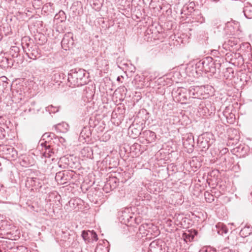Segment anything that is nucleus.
I'll return each mask as SVG.
<instances>
[{
	"label": "nucleus",
	"instance_id": "aec40b11",
	"mask_svg": "<svg viewBox=\"0 0 252 252\" xmlns=\"http://www.w3.org/2000/svg\"><path fill=\"white\" fill-rule=\"evenodd\" d=\"M65 77L66 75L63 72H55L52 76V79L55 84H57V85H60L61 83H63Z\"/></svg>",
	"mask_w": 252,
	"mask_h": 252
},
{
	"label": "nucleus",
	"instance_id": "f03ea898",
	"mask_svg": "<svg viewBox=\"0 0 252 252\" xmlns=\"http://www.w3.org/2000/svg\"><path fill=\"white\" fill-rule=\"evenodd\" d=\"M221 62L220 61L216 60L215 61L211 57H207L199 61L198 67L202 69V72L206 73H211L214 74L216 73L217 69L220 70L221 66Z\"/></svg>",
	"mask_w": 252,
	"mask_h": 252
},
{
	"label": "nucleus",
	"instance_id": "f704fd0d",
	"mask_svg": "<svg viewBox=\"0 0 252 252\" xmlns=\"http://www.w3.org/2000/svg\"><path fill=\"white\" fill-rule=\"evenodd\" d=\"M94 252H109V249L108 247L99 244L96 246Z\"/></svg>",
	"mask_w": 252,
	"mask_h": 252
},
{
	"label": "nucleus",
	"instance_id": "6ab92c4d",
	"mask_svg": "<svg viewBox=\"0 0 252 252\" xmlns=\"http://www.w3.org/2000/svg\"><path fill=\"white\" fill-rule=\"evenodd\" d=\"M201 88V86L191 87L189 90V96L199 99L200 98Z\"/></svg>",
	"mask_w": 252,
	"mask_h": 252
},
{
	"label": "nucleus",
	"instance_id": "cd10ccee",
	"mask_svg": "<svg viewBox=\"0 0 252 252\" xmlns=\"http://www.w3.org/2000/svg\"><path fill=\"white\" fill-rule=\"evenodd\" d=\"M252 233V227L249 225L244 226L240 232V235L242 237H246Z\"/></svg>",
	"mask_w": 252,
	"mask_h": 252
},
{
	"label": "nucleus",
	"instance_id": "3c124183",
	"mask_svg": "<svg viewBox=\"0 0 252 252\" xmlns=\"http://www.w3.org/2000/svg\"><path fill=\"white\" fill-rule=\"evenodd\" d=\"M228 152V149L227 148H222L220 151V153L221 154V155H223V154L227 153Z\"/></svg>",
	"mask_w": 252,
	"mask_h": 252
},
{
	"label": "nucleus",
	"instance_id": "473e14b6",
	"mask_svg": "<svg viewBox=\"0 0 252 252\" xmlns=\"http://www.w3.org/2000/svg\"><path fill=\"white\" fill-rule=\"evenodd\" d=\"M19 51L20 49L19 47L16 46H11L9 54L13 58H15L19 56Z\"/></svg>",
	"mask_w": 252,
	"mask_h": 252
},
{
	"label": "nucleus",
	"instance_id": "2f4dec72",
	"mask_svg": "<svg viewBox=\"0 0 252 252\" xmlns=\"http://www.w3.org/2000/svg\"><path fill=\"white\" fill-rule=\"evenodd\" d=\"M243 12L247 18H252V6L248 5L245 6L244 8Z\"/></svg>",
	"mask_w": 252,
	"mask_h": 252
},
{
	"label": "nucleus",
	"instance_id": "9b49d317",
	"mask_svg": "<svg viewBox=\"0 0 252 252\" xmlns=\"http://www.w3.org/2000/svg\"><path fill=\"white\" fill-rule=\"evenodd\" d=\"M197 144L201 151H205L210 146V139L206 136V135L203 134L198 137Z\"/></svg>",
	"mask_w": 252,
	"mask_h": 252
},
{
	"label": "nucleus",
	"instance_id": "412c9836",
	"mask_svg": "<svg viewBox=\"0 0 252 252\" xmlns=\"http://www.w3.org/2000/svg\"><path fill=\"white\" fill-rule=\"evenodd\" d=\"M144 136L145 137L146 140L148 143H152L154 141L156 138V134L155 132L150 130H146L142 133Z\"/></svg>",
	"mask_w": 252,
	"mask_h": 252
},
{
	"label": "nucleus",
	"instance_id": "79ce46f5",
	"mask_svg": "<svg viewBox=\"0 0 252 252\" xmlns=\"http://www.w3.org/2000/svg\"><path fill=\"white\" fill-rule=\"evenodd\" d=\"M62 126H63V127H64V129L65 130H67V127H68V125L67 124L63 123L62 124H59L55 126V127H56V129H58L59 130L63 131V132L64 131L61 129V127Z\"/></svg>",
	"mask_w": 252,
	"mask_h": 252
},
{
	"label": "nucleus",
	"instance_id": "b1692460",
	"mask_svg": "<svg viewBox=\"0 0 252 252\" xmlns=\"http://www.w3.org/2000/svg\"><path fill=\"white\" fill-rule=\"evenodd\" d=\"M131 214L129 213L128 209L126 211H122V215L120 216L119 219L122 223L127 225L129 222V219H130Z\"/></svg>",
	"mask_w": 252,
	"mask_h": 252
},
{
	"label": "nucleus",
	"instance_id": "f8f14e48",
	"mask_svg": "<svg viewBox=\"0 0 252 252\" xmlns=\"http://www.w3.org/2000/svg\"><path fill=\"white\" fill-rule=\"evenodd\" d=\"M81 236L86 242H92L97 240L96 233L91 230H83L82 232Z\"/></svg>",
	"mask_w": 252,
	"mask_h": 252
},
{
	"label": "nucleus",
	"instance_id": "c03bdc74",
	"mask_svg": "<svg viewBox=\"0 0 252 252\" xmlns=\"http://www.w3.org/2000/svg\"><path fill=\"white\" fill-rule=\"evenodd\" d=\"M150 225L151 224H149L148 223L142 224L140 226L139 229L140 231H142L143 230H147L148 228H150L149 225Z\"/></svg>",
	"mask_w": 252,
	"mask_h": 252
},
{
	"label": "nucleus",
	"instance_id": "9d476101",
	"mask_svg": "<svg viewBox=\"0 0 252 252\" xmlns=\"http://www.w3.org/2000/svg\"><path fill=\"white\" fill-rule=\"evenodd\" d=\"M239 27L240 23L238 22L231 20L225 24L224 30L228 34L233 35L235 34V32L239 30Z\"/></svg>",
	"mask_w": 252,
	"mask_h": 252
},
{
	"label": "nucleus",
	"instance_id": "58836bf2",
	"mask_svg": "<svg viewBox=\"0 0 252 252\" xmlns=\"http://www.w3.org/2000/svg\"><path fill=\"white\" fill-rule=\"evenodd\" d=\"M183 237H184L185 241H186V242L191 241L193 240V239L194 238V236L190 233H184L183 234Z\"/></svg>",
	"mask_w": 252,
	"mask_h": 252
},
{
	"label": "nucleus",
	"instance_id": "603ef678",
	"mask_svg": "<svg viewBox=\"0 0 252 252\" xmlns=\"http://www.w3.org/2000/svg\"><path fill=\"white\" fill-rule=\"evenodd\" d=\"M3 83H2V87L5 89L6 88H7L8 87V86H10V85L9 84V83L8 82H6V81H2Z\"/></svg>",
	"mask_w": 252,
	"mask_h": 252
},
{
	"label": "nucleus",
	"instance_id": "c9c22d12",
	"mask_svg": "<svg viewBox=\"0 0 252 252\" xmlns=\"http://www.w3.org/2000/svg\"><path fill=\"white\" fill-rule=\"evenodd\" d=\"M84 94L86 95L87 97H91L94 94V91L93 90V86L90 87H86L84 89Z\"/></svg>",
	"mask_w": 252,
	"mask_h": 252
},
{
	"label": "nucleus",
	"instance_id": "c756f323",
	"mask_svg": "<svg viewBox=\"0 0 252 252\" xmlns=\"http://www.w3.org/2000/svg\"><path fill=\"white\" fill-rule=\"evenodd\" d=\"M138 125L136 124V125L130 126L129 127V131H131L132 134H133L132 136L133 138H135L141 134L140 130L138 128Z\"/></svg>",
	"mask_w": 252,
	"mask_h": 252
},
{
	"label": "nucleus",
	"instance_id": "6e6d98bb",
	"mask_svg": "<svg viewBox=\"0 0 252 252\" xmlns=\"http://www.w3.org/2000/svg\"><path fill=\"white\" fill-rule=\"evenodd\" d=\"M212 52H213V53H214V55H216L218 57V55L220 54L219 52L217 50L213 51Z\"/></svg>",
	"mask_w": 252,
	"mask_h": 252
},
{
	"label": "nucleus",
	"instance_id": "7c9ffc66",
	"mask_svg": "<svg viewBox=\"0 0 252 252\" xmlns=\"http://www.w3.org/2000/svg\"><path fill=\"white\" fill-rule=\"evenodd\" d=\"M83 157L91 158L93 155V151L91 148L89 147H84L81 151Z\"/></svg>",
	"mask_w": 252,
	"mask_h": 252
},
{
	"label": "nucleus",
	"instance_id": "052dcab7",
	"mask_svg": "<svg viewBox=\"0 0 252 252\" xmlns=\"http://www.w3.org/2000/svg\"><path fill=\"white\" fill-rule=\"evenodd\" d=\"M4 79H5V80H7V78H5H5H4Z\"/></svg>",
	"mask_w": 252,
	"mask_h": 252
},
{
	"label": "nucleus",
	"instance_id": "680f3d73",
	"mask_svg": "<svg viewBox=\"0 0 252 252\" xmlns=\"http://www.w3.org/2000/svg\"><path fill=\"white\" fill-rule=\"evenodd\" d=\"M2 118L1 117H0V120H1Z\"/></svg>",
	"mask_w": 252,
	"mask_h": 252
},
{
	"label": "nucleus",
	"instance_id": "39448f33",
	"mask_svg": "<svg viewBox=\"0 0 252 252\" xmlns=\"http://www.w3.org/2000/svg\"><path fill=\"white\" fill-rule=\"evenodd\" d=\"M172 94L177 101L182 104L186 103L188 97H190L189 90L183 87L177 88L172 92Z\"/></svg>",
	"mask_w": 252,
	"mask_h": 252
},
{
	"label": "nucleus",
	"instance_id": "423d86ee",
	"mask_svg": "<svg viewBox=\"0 0 252 252\" xmlns=\"http://www.w3.org/2000/svg\"><path fill=\"white\" fill-rule=\"evenodd\" d=\"M183 145L187 152L189 153H191L193 150L194 140V137L192 133H188L183 135L182 138Z\"/></svg>",
	"mask_w": 252,
	"mask_h": 252
},
{
	"label": "nucleus",
	"instance_id": "8fccbe9b",
	"mask_svg": "<svg viewBox=\"0 0 252 252\" xmlns=\"http://www.w3.org/2000/svg\"><path fill=\"white\" fill-rule=\"evenodd\" d=\"M0 134L2 135L3 137H6V132L4 128L0 127Z\"/></svg>",
	"mask_w": 252,
	"mask_h": 252
},
{
	"label": "nucleus",
	"instance_id": "6e6552de",
	"mask_svg": "<svg viewBox=\"0 0 252 252\" xmlns=\"http://www.w3.org/2000/svg\"><path fill=\"white\" fill-rule=\"evenodd\" d=\"M74 44V40L73 38V33L68 32L64 34L62 41L61 45L63 49L67 51L73 47Z\"/></svg>",
	"mask_w": 252,
	"mask_h": 252
},
{
	"label": "nucleus",
	"instance_id": "a211bd4d",
	"mask_svg": "<svg viewBox=\"0 0 252 252\" xmlns=\"http://www.w3.org/2000/svg\"><path fill=\"white\" fill-rule=\"evenodd\" d=\"M20 163L23 167H30L34 164V160L31 156L25 155L20 158Z\"/></svg>",
	"mask_w": 252,
	"mask_h": 252
},
{
	"label": "nucleus",
	"instance_id": "393cba45",
	"mask_svg": "<svg viewBox=\"0 0 252 252\" xmlns=\"http://www.w3.org/2000/svg\"><path fill=\"white\" fill-rule=\"evenodd\" d=\"M216 231L220 235L226 234L228 232V229L225 225L223 223L219 222L216 225Z\"/></svg>",
	"mask_w": 252,
	"mask_h": 252
},
{
	"label": "nucleus",
	"instance_id": "dca6fc26",
	"mask_svg": "<svg viewBox=\"0 0 252 252\" xmlns=\"http://www.w3.org/2000/svg\"><path fill=\"white\" fill-rule=\"evenodd\" d=\"M48 143L49 142L45 141L44 143L41 144L42 147L44 148V152L43 153V155L45 158L51 157L54 155L55 152V150L52 148L51 145Z\"/></svg>",
	"mask_w": 252,
	"mask_h": 252
},
{
	"label": "nucleus",
	"instance_id": "a18cd8bd",
	"mask_svg": "<svg viewBox=\"0 0 252 252\" xmlns=\"http://www.w3.org/2000/svg\"><path fill=\"white\" fill-rule=\"evenodd\" d=\"M109 184L107 185V181H106L105 185L103 187V190L106 192H109L110 191L113 190L114 189H111L109 187Z\"/></svg>",
	"mask_w": 252,
	"mask_h": 252
},
{
	"label": "nucleus",
	"instance_id": "2eb2a0df",
	"mask_svg": "<svg viewBox=\"0 0 252 252\" xmlns=\"http://www.w3.org/2000/svg\"><path fill=\"white\" fill-rule=\"evenodd\" d=\"M198 64L199 61L194 64L189 66L187 68V72L189 71L191 75L194 77H198L201 75L202 72V69L201 68L200 69L198 66Z\"/></svg>",
	"mask_w": 252,
	"mask_h": 252
},
{
	"label": "nucleus",
	"instance_id": "c85d7f7f",
	"mask_svg": "<svg viewBox=\"0 0 252 252\" xmlns=\"http://www.w3.org/2000/svg\"><path fill=\"white\" fill-rule=\"evenodd\" d=\"M238 40L235 39L234 38H231L228 39L227 41H225V43L223 44V46L224 48H233L234 46H236L238 44Z\"/></svg>",
	"mask_w": 252,
	"mask_h": 252
},
{
	"label": "nucleus",
	"instance_id": "bf43d9fd",
	"mask_svg": "<svg viewBox=\"0 0 252 252\" xmlns=\"http://www.w3.org/2000/svg\"><path fill=\"white\" fill-rule=\"evenodd\" d=\"M251 196L252 197V192L251 193Z\"/></svg>",
	"mask_w": 252,
	"mask_h": 252
},
{
	"label": "nucleus",
	"instance_id": "09e8293b",
	"mask_svg": "<svg viewBox=\"0 0 252 252\" xmlns=\"http://www.w3.org/2000/svg\"><path fill=\"white\" fill-rule=\"evenodd\" d=\"M141 222V218L140 216L135 217L134 223L139 224Z\"/></svg>",
	"mask_w": 252,
	"mask_h": 252
},
{
	"label": "nucleus",
	"instance_id": "5701e85b",
	"mask_svg": "<svg viewBox=\"0 0 252 252\" xmlns=\"http://www.w3.org/2000/svg\"><path fill=\"white\" fill-rule=\"evenodd\" d=\"M29 107V108L28 109H26L24 110L25 112H28L32 114H36L38 113L41 109V107L35 101L32 102Z\"/></svg>",
	"mask_w": 252,
	"mask_h": 252
},
{
	"label": "nucleus",
	"instance_id": "ea45409f",
	"mask_svg": "<svg viewBox=\"0 0 252 252\" xmlns=\"http://www.w3.org/2000/svg\"><path fill=\"white\" fill-rule=\"evenodd\" d=\"M204 196L208 202L211 203L214 200V196L208 192H205Z\"/></svg>",
	"mask_w": 252,
	"mask_h": 252
},
{
	"label": "nucleus",
	"instance_id": "13d9d810",
	"mask_svg": "<svg viewBox=\"0 0 252 252\" xmlns=\"http://www.w3.org/2000/svg\"><path fill=\"white\" fill-rule=\"evenodd\" d=\"M214 1H215V2H217L219 0H213Z\"/></svg>",
	"mask_w": 252,
	"mask_h": 252
},
{
	"label": "nucleus",
	"instance_id": "a19ab883",
	"mask_svg": "<svg viewBox=\"0 0 252 252\" xmlns=\"http://www.w3.org/2000/svg\"><path fill=\"white\" fill-rule=\"evenodd\" d=\"M201 89L200 98H199V99H204L207 98L209 96V94L208 93H205V87L204 86H201Z\"/></svg>",
	"mask_w": 252,
	"mask_h": 252
},
{
	"label": "nucleus",
	"instance_id": "864d4df0",
	"mask_svg": "<svg viewBox=\"0 0 252 252\" xmlns=\"http://www.w3.org/2000/svg\"><path fill=\"white\" fill-rule=\"evenodd\" d=\"M223 252H235V251L226 248L223 249Z\"/></svg>",
	"mask_w": 252,
	"mask_h": 252
},
{
	"label": "nucleus",
	"instance_id": "4be33fe9",
	"mask_svg": "<svg viewBox=\"0 0 252 252\" xmlns=\"http://www.w3.org/2000/svg\"><path fill=\"white\" fill-rule=\"evenodd\" d=\"M34 40L37 44L42 45L47 42L46 37L42 33L38 32L34 35Z\"/></svg>",
	"mask_w": 252,
	"mask_h": 252
},
{
	"label": "nucleus",
	"instance_id": "5fc2aeb1",
	"mask_svg": "<svg viewBox=\"0 0 252 252\" xmlns=\"http://www.w3.org/2000/svg\"><path fill=\"white\" fill-rule=\"evenodd\" d=\"M49 6L50 7H52V6L53 5V3H51V2H49V3H47L44 7V8L45 7V6Z\"/></svg>",
	"mask_w": 252,
	"mask_h": 252
},
{
	"label": "nucleus",
	"instance_id": "a878e982",
	"mask_svg": "<svg viewBox=\"0 0 252 252\" xmlns=\"http://www.w3.org/2000/svg\"><path fill=\"white\" fill-rule=\"evenodd\" d=\"M59 167L64 168L68 167H71L70 165L69 158L65 156L60 158V161L59 162Z\"/></svg>",
	"mask_w": 252,
	"mask_h": 252
},
{
	"label": "nucleus",
	"instance_id": "4d7b16f0",
	"mask_svg": "<svg viewBox=\"0 0 252 252\" xmlns=\"http://www.w3.org/2000/svg\"><path fill=\"white\" fill-rule=\"evenodd\" d=\"M120 79H120V77H118V78H117V81H120Z\"/></svg>",
	"mask_w": 252,
	"mask_h": 252
},
{
	"label": "nucleus",
	"instance_id": "7ed1b4c3",
	"mask_svg": "<svg viewBox=\"0 0 252 252\" xmlns=\"http://www.w3.org/2000/svg\"><path fill=\"white\" fill-rule=\"evenodd\" d=\"M22 46L27 56L32 60H36L40 57V51L36 45H32L31 39L25 36L22 39Z\"/></svg>",
	"mask_w": 252,
	"mask_h": 252
},
{
	"label": "nucleus",
	"instance_id": "1a4fd4ad",
	"mask_svg": "<svg viewBox=\"0 0 252 252\" xmlns=\"http://www.w3.org/2000/svg\"><path fill=\"white\" fill-rule=\"evenodd\" d=\"M43 181L37 178L28 177L26 181V186L28 188L34 187L35 189H40L43 185Z\"/></svg>",
	"mask_w": 252,
	"mask_h": 252
},
{
	"label": "nucleus",
	"instance_id": "4c0bfd02",
	"mask_svg": "<svg viewBox=\"0 0 252 252\" xmlns=\"http://www.w3.org/2000/svg\"><path fill=\"white\" fill-rule=\"evenodd\" d=\"M59 107L54 106L52 105H49L46 107V111L51 113H55L59 111Z\"/></svg>",
	"mask_w": 252,
	"mask_h": 252
},
{
	"label": "nucleus",
	"instance_id": "f257e3e1",
	"mask_svg": "<svg viewBox=\"0 0 252 252\" xmlns=\"http://www.w3.org/2000/svg\"><path fill=\"white\" fill-rule=\"evenodd\" d=\"M89 73L85 69L79 68L72 69L68 73V86L75 87L86 85L89 81Z\"/></svg>",
	"mask_w": 252,
	"mask_h": 252
},
{
	"label": "nucleus",
	"instance_id": "bb28decb",
	"mask_svg": "<svg viewBox=\"0 0 252 252\" xmlns=\"http://www.w3.org/2000/svg\"><path fill=\"white\" fill-rule=\"evenodd\" d=\"M107 185L109 184V187L111 189H115L119 184V179L116 177H109L107 180Z\"/></svg>",
	"mask_w": 252,
	"mask_h": 252
},
{
	"label": "nucleus",
	"instance_id": "4468645a",
	"mask_svg": "<svg viewBox=\"0 0 252 252\" xmlns=\"http://www.w3.org/2000/svg\"><path fill=\"white\" fill-rule=\"evenodd\" d=\"M199 109L202 110V113L204 115H210V114L215 111L214 107L212 106L211 102L209 101L201 103L199 105Z\"/></svg>",
	"mask_w": 252,
	"mask_h": 252
},
{
	"label": "nucleus",
	"instance_id": "49530a36",
	"mask_svg": "<svg viewBox=\"0 0 252 252\" xmlns=\"http://www.w3.org/2000/svg\"><path fill=\"white\" fill-rule=\"evenodd\" d=\"M135 222V217L131 213L130 219H129V222L127 224V226L133 225Z\"/></svg>",
	"mask_w": 252,
	"mask_h": 252
},
{
	"label": "nucleus",
	"instance_id": "ddd939ff",
	"mask_svg": "<svg viewBox=\"0 0 252 252\" xmlns=\"http://www.w3.org/2000/svg\"><path fill=\"white\" fill-rule=\"evenodd\" d=\"M162 241L156 240L152 242L149 247L150 252H164V251L162 248Z\"/></svg>",
	"mask_w": 252,
	"mask_h": 252
},
{
	"label": "nucleus",
	"instance_id": "37998d69",
	"mask_svg": "<svg viewBox=\"0 0 252 252\" xmlns=\"http://www.w3.org/2000/svg\"><path fill=\"white\" fill-rule=\"evenodd\" d=\"M59 17H60L62 18L61 21H62L63 20V19L64 17H65V13L62 10L60 11L59 13L55 15V18L56 19H59Z\"/></svg>",
	"mask_w": 252,
	"mask_h": 252
},
{
	"label": "nucleus",
	"instance_id": "0eeeda50",
	"mask_svg": "<svg viewBox=\"0 0 252 252\" xmlns=\"http://www.w3.org/2000/svg\"><path fill=\"white\" fill-rule=\"evenodd\" d=\"M0 151L8 160H15L17 157V152L14 148L4 145L0 147Z\"/></svg>",
	"mask_w": 252,
	"mask_h": 252
},
{
	"label": "nucleus",
	"instance_id": "72a5a7b5",
	"mask_svg": "<svg viewBox=\"0 0 252 252\" xmlns=\"http://www.w3.org/2000/svg\"><path fill=\"white\" fill-rule=\"evenodd\" d=\"M10 60L3 56H0V66L4 67L10 66Z\"/></svg>",
	"mask_w": 252,
	"mask_h": 252
},
{
	"label": "nucleus",
	"instance_id": "de8ad7c7",
	"mask_svg": "<svg viewBox=\"0 0 252 252\" xmlns=\"http://www.w3.org/2000/svg\"><path fill=\"white\" fill-rule=\"evenodd\" d=\"M54 140H55L56 142L59 141V142H60L61 143H63L65 141L64 138H63V137H59V136H57L56 135H55V137Z\"/></svg>",
	"mask_w": 252,
	"mask_h": 252
},
{
	"label": "nucleus",
	"instance_id": "f3484780",
	"mask_svg": "<svg viewBox=\"0 0 252 252\" xmlns=\"http://www.w3.org/2000/svg\"><path fill=\"white\" fill-rule=\"evenodd\" d=\"M92 134L91 127L89 126H84L82 129L79 136L80 140H84L85 142H88L90 140V137Z\"/></svg>",
	"mask_w": 252,
	"mask_h": 252
},
{
	"label": "nucleus",
	"instance_id": "e433bc0d",
	"mask_svg": "<svg viewBox=\"0 0 252 252\" xmlns=\"http://www.w3.org/2000/svg\"><path fill=\"white\" fill-rule=\"evenodd\" d=\"M55 134L52 132H46L42 135L43 140H45V141L49 140L50 139H54L55 137Z\"/></svg>",
	"mask_w": 252,
	"mask_h": 252
},
{
	"label": "nucleus",
	"instance_id": "20e7f679",
	"mask_svg": "<svg viewBox=\"0 0 252 252\" xmlns=\"http://www.w3.org/2000/svg\"><path fill=\"white\" fill-rule=\"evenodd\" d=\"M75 176V172L70 170H63L56 173L55 180L60 184H65L72 179Z\"/></svg>",
	"mask_w": 252,
	"mask_h": 252
}]
</instances>
